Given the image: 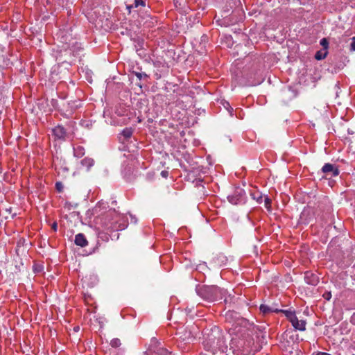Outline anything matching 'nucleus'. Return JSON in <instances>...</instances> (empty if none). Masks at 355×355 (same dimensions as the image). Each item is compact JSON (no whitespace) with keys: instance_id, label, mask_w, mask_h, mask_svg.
<instances>
[{"instance_id":"nucleus-1","label":"nucleus","mask_w":355,"mask_h":355,"mask_svg":"<svg viewBox=\"0 0 355 355\" xmlns=\"http://www.w3.org/2000/svg\"><path fill=\"white\" fill-rule=\"evenodd\" d=\"M225 321L230 324L227 327L229 328L231 334H235L239 338L246 340L248 345L252 343L254 326L250 324L247 320L240 317V315L234 312L229 311L225 315Z\"/></svg>"},{"instance_id":"nucleus-2","label":"nucleus","mask_w":355,"mask_h":355,"mask_svg":"<svg viewBox=\"0 0 355 355\" xmlns=\"http://www.w3.org/2000/svg\"><path fill=\"white\" fill-rule=\"evenodd\" d=\"M205 345L213 353H215L217 350H224L226 347L225 340L218 327H214L211 329L210 333L207 334Z\"/></svg>"},{"instance_id":"nucleus-3","label":"nucleus","mask_w":355,"mask_h":355,"mask_svg":"<svg viewBox=\"0 0 355 355\" xmlns=\"http://www.w3.org/2000/svg\"><path fill=\"white\" fill-rule=\"evenodd\" d=\"M198 295L209 301L221 300L225 294V291L217 286H202L198 290Z\"/></svg>"},{"instance_id":"nucleus-4","label":"nucleus","mask_w":355,"mask_h":355,"mask_svg":"<svg viewBox=\"0 0 355 355\" xmlns=\"http://www.w3.org/2000/svg\"><path fill=\"white\" fill-rule=\"evenodd\" d=\"M159 345L158 340L153 338L148 348V355H171L166 349L159 347Z\"/></svg>"},{"instance_id":"nucleus-5","label":"nucleus","mask_w":355,"mask_h":355,"mask_svg":"<svg viewBox=\"0 0 355 355\" xmlns=\"http://www.w3.org/2000/svg\"><path fill=\"white\" fill-rule=\"evenodd\" d=\"M320 44L322 46V49L318 51L315 54V58L318 60L324 59L328 54L329 41L327 38H322L320 40Z\"/></svg>"},{"instance_id":"nucleus-6","label":"nucleus","mask_w":355,"mask_h":355,"mask_svg":"<svg viewBox=\"0 0 355 355\" xmlns=\"http://www.w3.org/2000/svg\"><path fill=\"white\" fill-rule=\"evenodd\" d=\"M245 192L242 189H238L234 194L228 196L229 202L233 205H238L243 200Z\"/></svg>"},{"instance_id":"nucleus-7","label":"nucleus","mask_w":355,"mask_h":355,"mask_svg":"<svg viewBox=\"0 0 355 355\" xmlns=\"http://www.w3.org/2000/svg\"><path fill=\"white\" fill-rule=\"evenodd\" d=\"M54 136L60 139H64L67 135L64 128L61 125H58L53 129Z\"/></svg>"},{"instance_id":"nucleus-8","label":"nucleus","mask_w":355,"mask_h":355,"mask_svg":"<svg viewBox=\"0 0 355 355\" xmlns=\"http://www.w3.org/2000/svg\"><path fill=\"white\" fill-rule=\"evenodd\" d=\"M74 242L76 245L82 248L87 246L88 244V241L86 239L85 236L82 233H79L76 235Z\"/></svg>"},{"instance_id":"nucleus-9","label":"nucleus","mask_w":355,"mask_h":355,"mask_svg":"<svg viewBox=\"0 0 355 355\" xmlns=\"http://www.w3.org/2000/svg\"><path fill=\"white\" fill-rule=\"evenodd\" d=\"M322 171L324 173L331 172L333 176H337L339 174V170L331 164H326L322 167Z\"/></svg>"},{"instance_id":"nucleus-10","label":"nucleus","mask_w":355,"mask_h":355,"mask_svg":"<svg viewBox=\"0 0 355 355\" xmlns=\"http://www.w3.org/2000/svg\"><path fill=\"white\" fill-rule=\"evenodd\" d=\"M292 325L295 329L303 331L305 329L306 322L304 320H299L298 318H297L295 321L292 322Z\"/></svg>"},{"instance_id":"nucleus-11","label":"nucleus","mask_w":355,"mask_h":355,"mask_svg":"<svg viewBox=\"0 0 355 355\" xmlns=\"http://www.w3.org/2000/svg\"><path fill=\"white\" fill-rule=\"evenodd\" d=\"M260 311L263 313V315H266V314H268L270 313H272V312H279V309H272V307L268 306V305H266V304H261L260 306Z\"/></svg>"},{"instance_id":"nucleus-12","label":"nucleus","mask_w":355,"mask_h":355,"mask_svg":"<svg viewBox=\"0 0 355 355\" xmlns=\"http://www.w3.org/2000/svg\"><path fill=\"white\" fill-rule=\"evenodd\" d=\"M283 312L285 315L286 316V318H288V320L292 323L293 321H295V319L297 318L295 313L293 312L292 311H289V310H279V312Z\"/></svg>"},{"instance_id":"nucleus-13","label":"nucleus","mask_w":355,"mask_h":355,"mask_svg":"<svg viewBox=\"0 0 355 355\" xmlns=\"http://www.w3.org/2000/svg\"><path fill=\"white\" fill-rule=\"evenodd\" d=\"M309 209H304L303 211L301 214L300 216V221L303 223H309Z\"/></svg>"},{"instance_id":"nucleus-14","label":"nucleus","mask_w":355,"mask_h":355,"mask_svg":"<svg viewBox=\"0 0 355 355\" xmlns=\"http://www.w3.org/2000/svg\"><path fill=\"white\" fill-rule=\"evenodd\" d=\"M252 198L255 200L257 202L261 203L263 201L262 194L259 191H254L251 193Z\"/></svg>"},{"instance_id":"nucleus-15","label":"nucleus","mask_w":355,"mask_h":355,"mask_svg":"<svg viewBox=\"0 0 355 355\" xmlns=\"http://www.w3.org/2000/svg\"><path fill=\"white\" fill-rule=\"evenodd\" d=\"M82 165L89 168L94 165V160L92 158L85 157L81 161Z\"/></svg>"},{"instance_id":"nucleus-16","label":"nucleus","mask_w":355,"mask_h":355,"mask_svg":"<svg viewBox=\"0 0 355 355\" xmlns=\"http://www.w3.org/2000/svg\"><path fill=\"white\" fill-rule=\"evenodd\" d=\"M74 155L78 157H80L85 154V149L82 146H77L74 148Z\"/></svg>"},{"instance_id":"nucleus-17","label":"nucleus","mask_w":355,"mask_h":355,"mask_svg":"<svg viewBox=\"0 0 355 355\" xmlns=\"http://www.w3.org/2000/svg\"><path fill=\"white\" fill-rule=\"evenodd\" d=\"M110 345L112 347H119L121 345V340L119 338H114L111 340Z\"/></svg>"},{"instance_id":"nucleus-18","label":"nucleus","mask_w":355,"mask_h":355,"mask_svg":"<svg viewBox=\"0 0 355 355\" xmlns=\"http://www.w3.org/2000/svg\"><path fill=\"white\" fill-rule=\"evenodd\" d=\"M132 131L130 129L126 128L123 130L122 135L125 138L128 139L132 136Z\"/></svg>"},{"instance_id":"nucleus-19","label":"nucleus","mask_w":355,"mask_h":355,"mask_svg":"<svg viewBox=\"0 0 355 355\" xmlns=\"http://www.w3.org/2000/svg\"><path fill=\"white\" fill-rule=\"evenodd\" d=\"M264 203H265L266 208H267L268 209H270V206H271V200L268 197H267V196L265 197Z\"/></svg>"},{"instance_id":"nucleus-20","label":"nucleus","mask_w":355,"mask_h":355,"mask_svg":"<svg viewBox=\"0 0 355 355\" xmlns=\"http://www.w3.org/2000/svg\"><path fill=\"white\" fill-rule=\"evenodd\" d=\"M139 6H145V1L143 0H135V6L138 7Z\"/></svg>"},{"instance_id":"nucleus-21","label":"nucleus","mask_w":355,"mask_h":355,"mask_svg":"<svg viewBox=\"0 0 355 355\" xmlns=\"http://www.w3.org/2000/svg\"><path fill=\"white\" fill-rule=\"evenodd\" d=\"M55 188L59 192H62L63 189V185L61 182H58L55 184Z\"/></svg>"},{"instance_id":"nucleus-22","label":"nucleus","mask_w":355,"mask_h":355,"mask_svg":"<svg viewBox=\"0 0 355 355\" xmlns=\"http://www.w3.org/2000/svg\"><path fill=\"white\" fill-rule=\"evenodd\" d=\"M352 42L351 43L350 49L352 51H355V37L352 38Z\"/></svg>"},{"instance_id":"nucleus-23","label":"nucleus","mask_w":355,"mask_h":355,"mask_svg":"<svg viewBox=\"0 0 355 355\" xmlns=\"http://www.w3.org/2000/svg\"><path fill=\"white\" fill-rule=\"evenodd\" d=\"M225 104L228 106L227 110L229 113L230 114V115H232L233 108L230 105L228 102H226Z\"/></svg>"},{"instance_id":"nucleus-24","label":"nucleus","mask_w":355,"mask_h":355,"mask_svg":"<svg viewBox=\"0 0 355 355\" xmlns=\"http://www.w3.org/2000/svg\"><path fill=\"white\" fill-rule=\"evenodd\" d=\"M323 296H324V297L326 300H329L330 299V297H331V293H324V294L323 295Z\"/></svg>"},{"instance_id":"nucleus-25","label":"nucleus","mask_w":355,"mask_h":355,"mask_svg":"<svg viewBox=\"0 0 355 355\" xmlns=\"http://www.w3.org/2000/svg\"><path fill=\"white\" fill-rule=\"evenodd\" d=\"M311 282H312V285L314 284L315 283H317L318 282V279L317 278V279H315V277H314V275L312 274V280H311Z\"/></svg>"},{"instance_id":"nucleus-26","label":"nucleus","mask_w":355,"mask_h":355,"mask_svg":"<svg viewBox=\"0 0 355 355\" xmlns=\"http://www.w3.org/2000/svg\"><path fill=\"white\" fill-rule=\"evenodd\" d=\"M162 175L164 177V178H166L168 176V172L167 171H162L161 173Z\"/></svg>"},{"instance_id":"nucleus-27","label":"nucleus","mask_w":355,"mask_h":355,"mask_svg":"<svg viewBox=\"0 0 355 355\" xmlns=\"http://www.w3.org/2000/svg\"><path fill=\"white\" fill-rule=\"evenodd\" d=\"M52 228L55 231L57 230V224L54 223L52 225Z\"/></svg>"},{"instance_id":"nucleus-28","label":"nucleus","mask_w":355,"mask_h":355,"mask_svg":"<svg viewBox=\"0 0 355 355\" xmlns=\"http://www.w3.org/2000/svg\"><path fill=\"white\" fill-rule=\"evenodd\" d=\"M79 329H80V327H79L78 326L75 327H74V331H79Z\"/></svg>"},{"instance_id":"nucleus-29","label":"nucleus","mask_w":355,"mask_h":355,"mask_svg":"<svg viewBox=\"0 0 355 355\" xmlns=\"http://www.w3.org/2000/svg\"><path fill=\"white\" fill-rule=\"evenodd\" d=\"M137 76L139 78H141V73H137Z\"/></svg>"}]
</instances>
